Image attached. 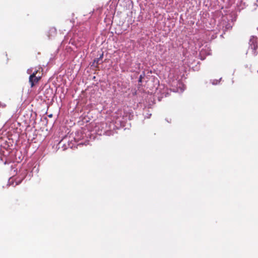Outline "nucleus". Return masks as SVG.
I'll use <instances>...</instances> for the list:
<instances>
[{
	"mask_svg": "<svg viewBox=\"0 0 258 258\" xmlns=\"http://www.w3.org/2000/svg\"><path fill=\"white\" fill-rule=\"evenodd\" d=\"M103 54L102 53L100 56L99 57V58H97L96 59H95L94 60V61L93 62V64H94L95 63H96V66L99 64L100 63V61L101 59H102V57H103Z\"/></svg>",
	"mask_w": 258,
	"mask_h": 258,
	"instance_id": "nucleus-3",
	"label": "nucleus"
},
{
	"mask_svg": "<svg viewBox=\"0 0 258 258\" xmlns=\"http://www.w3.org/2000/svg\"><path fill=\"white\" fill-rule=\"evenodd\" d=\"M142 75H141V76H140V78H139V81L140 82H142Z\"/></svg>",
	"mask_w": 258,
	"mask_h": 258,
	"instance_id": "nucleus-5",
	"label": "nucleus"
},
{
	"mask_svg": "<svg viewBox=\"0 0 258 258\" xmlns=\"http://www.w3.org/2000/svg\"><path fill=\"white\" fill-rule=\"evenodd\" d=\"M251 49L254 50L253 54L254 55L257 54V52H256V50L257 48V45L256 42L252 41L250 44Z\"/></svg>",
	"mask_w": 258,
	"mask_h": 258,
	"instance_id": "nucleus-2",
	"label": "nucleus"
},
{
	"mask_svg": "<svg viewBox=\"0 0 258 258\" xmlns=\"http://www.w3.org/2000/svg\"><path fill=\"white\" fill-rule=\"evenodd\" d=\"M7 106V105L5 103H2L0 101V108H4Z\"/></svg>",
	"mask_w": 258,
	"mask_h": 258,
	"instance_id": "nucleus-4",
	"label": "nucleus"
},
{
	"mask_svg": "<svg viewBox=\"0 0 258 258\" xmlns=\"http://www.w3.org/2000/svg\"><path fill=\"white\" fill-rule=\"evenodd\" d=\"M38 71H35L29 78V82L31 87H33L35 84H37L41 78V76H37Z\"/></svg>",
	"mask_w": 258,
	"mask_h": 258,
	"instance_id": "nucleus-1",
	"label": "nucleus"
},
{
	"mask_svg": "<svg viewBox=\"0 0 258 258\" xmlns=\"http://www.w3.org/2000/svg\"><path fill=\"white\" fill-rule=\"evenodd\" d=\"M257 73H258V70H257Z\"/></svg>",
	"mask_w": 258,
	"mask_h": 258,
	"instance_id": "nucleus-6",
	"label": "nucleus"
}]
</instances>
